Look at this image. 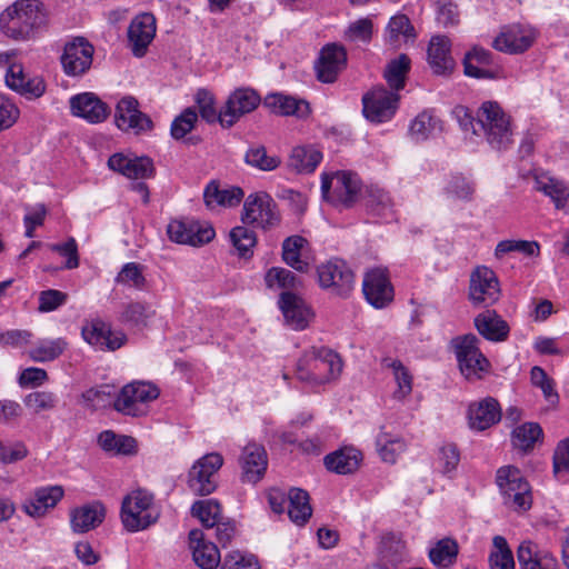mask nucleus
<instances>
[{
  "label": "nucleus",
  "instance_id": "38",
  "mask_svg": "<svg viewBox=\"0 0 569 569\" xmlns=\"http://www.w3.org/2000/svg\"><path fill=\"white\" fill-rule=\"evenodd\" d=\"M362 459L361 452L352 447L337 450L325 458L328 470L339 475H347L356 471Z\"/></svg>",
  "mask_w": 569,
  "mask_h": 569
},
{
  "label": "nucleus",
  "instance_id": "36",
  "mask_svg": "<svg viewBox=\"0 0 569 569\" xmlns=\"http://www.w3.org/2000/svg\"><path fill=\"white\" fill-rule=\"evenodd\" d=\"M322 160V153L313 146H297L291 150L287 167L300 174H308L316 170Z\"/></svg>",
  "mask_w": 569,
  "mask_h": 569
},
{
  "label": "nucleus",
  "instance_id": "23",
  "mask_svg": "<svg viewBox=\"0 0 569 569\" xmlns=\"http://www.w3.org/2000/svg\"><path fill=\"white\" fill-rule=\"evenodd\" d=\"M156 36V18L151 13H141L130 23L128 29V40L132 53L136 57H143L148 46Z\"/></svg>",
  "mask_w": 569,
  "mask_h": 569
},
{
  "label": "nucleus",
  "instance_id": "56",
  "mask_svg": "<svg viewBox=\"0 0 569 569\" xmlns=\"http://www.w3.org/2000/svg\"><path fill=\"white\" fill-rule=\"evenodd\" d=\"M391 368L397 389L393 391V398L403 400L412 391V376L400 360H392L388 363Z\"/></svg>",
  "mask_w": 569,
  "mask_h": 569
},
{
  "label": "nucleus",
  "instance_id": "13",
  "mask_svg": "<svg viewBox=\"0 0 569 569\" xmlns=\"http://www.w3.org/2000/svg\"><path fill=\"white\" fill-rule=\"evenodd\" d=\"M261 98L258 92L248 87L233 90L221 109L220 124L224 128L232 127L242 116L258 108Z\"/></svg>",
  "mask_w": 569,
  "mask_h": 569
},
{
  "label": "nucleus",
  "instance_id": "43",
  "mask_svg": "<svg viewBox=\"0 0 569 569\" xmlns=\"http://www.w3.org/2000/svg\"><path fill=\"white\" fill-rule=\"evenodd\" d=\"M308 243L301 236H291L282 242V260L284 263L299 272H308L310 264L301 258V252Z\"/></svg>",
  "mask_w": 569,
  "mask_h": 569
},
{
  "label": "nucleus",
  "instance_id": "57",
  "mask_svg": "<svg viewBox=\"0 0 569 569\" xmlns=\"http://www.w3.org/2000/svg\"><path fill=\"white\" fill-rule=\"evenodd\" d=\"M513 251L521 252L528 257H535L539 254L540 246L537 241L502 240L497 244L495 256L501 259L505 254Z\"/></svg>",
  "mask_w": 569,
  "mask_h": 569
},
{
  "label": "nucleus",
  "instance_id": "31",
  "mask_svg": "<svg viewBox=\"0 0 569 569\" xmlns=\"http://www.w3.org/2000/svg\"><path fill=\"white\" fill-rule=\"evenodd\" d=\"M189 546L196 565L202 569H216L221 561L220 552L213 542L203 538L200 529L189 532Z\"/></svg>",
  "mask_w": 569,
  "mask_h": 569
},
{
  "label": "nucleus",
  "instance_id": "24",
  "mask_svg": "<svg viewBox=\"0 0 569 569\" xmlns=\"http://www.w3.org/2000/svg\"><path fill=\"white\" fill-rule=\"evenodd\" d=\"M241 479L243 482L257 483L263 477L268 458L264 448L257 443H248L240 456Z\"/></svg>",
  "mask_w": 569,
  "mask_h": 569
},
{
  "label": "nucleus",
  "instance_id": "42",
  "mask_svg": "<svg viewBox=\"0 0 569 569\" xmlns=\"http://www.w3.org/2000/svg\"><path fill=\"white\" fill-rule=\"evenodd\" d=\"M459 545L450 537L438 540L429 550V559L439 569L452 567L458 558Z\"/></svg>",
  "mask_w": 569,
  "mask_h": 569
},
{
  "label": "nucleus",
  "instance_id": "11",
  "mask_svg": "<svg viewBox=\"0 0 569 569\" xmlns=\"http://www.w3.org/2000/svg\"><path fill=\"white\" fill-rule=\"evenodd\" d=\"M317 274L320 287L333 296L346 298L355 287V274L341 259L319 264Z\"/></svg>",
  "mask_w": 569,
  "mask_h": 569
},
{
  "label": "nucleus",
  "instance_id": "19",
  "mask_svg": "<svg viewBox=\"0 0 569 569\" xmlns=\"http://www.w3.org/2000/svg\"><path fill=\"white\" fill-rule=\"evenodd\" d=\"M536 31L526 26L512 24L502 28L501 32L496 37L492 46L496 50L517 54L528 50L536 40Z\"/></svg>",
  "mask_w": 569,
  "mask_h": 569
},
{
  "label": "nucleus",
  "instance_id": "54",
  "mask_svg": "<svg viewBox=\"0 0 569 569\" xmlns=\"http://www.w3.org/2000/svg\"><path fill=\"white\" fill-rule=\"evenodd\" d=\"M229 237L240 257L249 258L252 256L257 243V237L252 230L244 226H237L231 229Z\"/></svg>",
  "mask_w": 569,
  "mask_h": 569
},
{
  "label": "nucleus",
  "instance_id": "63",
  "mask_svg": "<svg viewBox=\"0 0 569 569\" xmlns=\"http://www.w3.org/2000/svg\"><path fill=\"white\" fill-rule=\"evenodd\" d=\"M197 119V112L192 108H187L171 123L170 132L172 138L177 140L182 139L193 129Z\"/></svg>",
  "mask_w": 569,
  "mask_h": 569
},
{
  "label": "nucleus",
  "instance_id": "17",
  "mask_svg": "<svg viewBox=\"0 0 569 569\" xmlns=\"http://www.w3.org/2000/svg\"><path fill=\"white\" fill-rule=\"evenodd\" d=\"M500 297L499 281L488 267H477L470 276L469 298L473 305L491 306Z\"/></svg>",
  "mask_w": 569,
  "mask_h": 569
},
{
  "label": "nucleus",
  "instance_id": "29",
  "mask_svg": "<svg viewBox=\"0 0 569 569\" xmlns=\"http://www.w3.org/2000/svg\"><path fill=\"white\" fill-rule=\"evenodd\" d=\"M108 167L129 179H148L153 176V162L148 157L128 158L122 153H114L108 159Z\"/></svg>",
  "mask_w": 569,
  "mask_h": 569
},
{
  "label": "nucleus",
  "instance_id": "41",
  "mask_svg": "<svg viewBox=\"0 0 569 569\" xmlns=\"http://www.w3.org/2000/svg\"><path fill=\"white\" fill-rule=\"evenodd\" d=\"M288 516L290 520L303 526L312 516L309 493L300 488H291L288 492Z\"/></svg>",
  "mask_w": 569,
  "mask_h": 569
},
{
  "label": "nucleus",
  "instance_id": "12",
  "mask_svg": "<svg viewBox=\"0 0 569 569\" xmlns=\"http://www.w3.org/2000/svg\"><path fill=\"white\" fill-rule=\"evenodd\" d=\"M169 239L179 244L202 246L210 242L216 231L210 223L196 220H171L167 227Z\"/></svg>",
  "mask_w": 569,
  "mask_h": 569
},
{
  "label": "nucleus",
  "instance_id": "25",
  "mask_svg": "<svg viewBox=\"0 0 569 569\" xmlns=\"http://www.w3.org/2000/svg\"><path fill=\"white\" fill-rule=\"evenodd\" d=\"M244 198V191L237 186L221 187L218 180H211L203 190V202L210 210L238 207Z\"/></svg>",
  "mask_w": 569,
  "mask_h": 569
},
{
  "label": "nucleus",
  "instance_id": "21",
  "mask_svg": "<svg viewBox=\"0 0 569 569\" xmlns=\"http://www.w3.org/2000/svg\"><path fill=\"white\" fill-rule=\"evenodd\" d=\"M69 102L71 113L90 123H100L110 114L107 103L93 92H82L72 96Z\"/></svg>",
  "mask_w": 569,
  "mask_h": 569
},
{
  "label": "nucleus",
  "instance_id": "15",
  "mask_svg": "<svg viewBox=\"0 0 569 569\" xmlns=\"http://www.w3.org/2000/svg\"><path fill=\"white\" fill-rule=\"evenodd\" d=\"M116 126L126 132L136 134L151 131L153 122L150 117L139 110V101L132 96L119 100L114 112Z\"/></svg>",
  "mask_w": 569,
  "mask_h": 569
},
{
  "label": "nucleus",
  "instance_id": "26",
  "mask_svg": "<svg viewBox=\"0 0 569 569\" xmlns=\"http://www.w3.org/2000/svg\"><path fill=\"white\" fill-rule=\"evenodd\" d=\"M104 518L106 508L96 500L71 509L70 527L74 533H86L99 527Z\"/></svg>",
  "mask_w": 569,
  "mask_h": 569
},
{
  "label": "nucleus",
  "instance_id": "55",
  "mask_svg": "<svg viewBox=\"0 0 569 569\" xmlns=\"http://www.w3.org/2000/svg\"><path fill=\"white\" fill-rule=\"evenodd\" d=\"M264 281L268 288H280L284 290L297 289L301 281L296 274L281 267L270 268L264 276Z\"/></svg>",
  "mask_w": 569,
  "mask_h": 569
},
{
  "label": "nucleus",
  "instance_id": "5",
  "mask_svg": "<svg viewBox=\"0 0 569 569\" xmlns=\"http://www.w3.org/2000/svg\"><path fill=\"white\" fill-rule=\"evenodd\" d=\"M496 482L506 506L517 511L530 509L531 489L520 470L513 466H503L497 470Z\"/></svg>",
  "mask_w": 569,
  "mask_h": 569
},
{
  "label": "nucleus",
  "instance_id": "62",
  "mask_svg": "<svg viewBox=\"0 0 569 569\" xmlns=\"http://www.w3.org/2000/svg\"><path fill=\"white\" fill-rule=\"evenodd\" d=\"M388 38L391 43H396L400 36L406 39L413 38V27L405 14L392 17L387 27Z\"/></svg>",
  "mask_w": 569,
  "mask_h": 569
},
{
  "label": "nucleus",
  "instance_id": "6",
  "mask_svg": "<svg viewBox=\"0 0 569 569\" xmlns=\"http://www.w3.org/2000/svg\"><path fill=\"white\" fill-rule=\"evenodd\" d=\"M452 347L459 363L461 373L468 380L480 379L490 363L479 349V339L472 335H466L452 339Z\"/></svg>",
  "mask_w": 569,
  "mask_h": 569
},
{
  "label": "nucleus",
  "instance_id": "7",
  "mask_svg": "<svg viewBox=\"0 0 569 569\" xmlns=\"http://www.w3.org/2000/svg\"><path fill=\"white\" fill-rule=\"evenodd\" d=\"M159 395L157 386L146 381H133L120 390L113 407L127 416H141L146 413L147 405L156 400Z\"/></svg>",
  "mask_w": 569,
  "mask_h": 569
},
{
  "label": "nucleus",
  "instance_id": "40",
  "mask_svg": "<svg viewBox=\"0 0 569 569\" xmlns=\"http://www.w3.org/2000/svg\"><path fill=\"white\" fill-rule=\"evenodd\" d=\"M101 449L112 456H130L137 452V441L131 436L117 435L112 430H104L98 437Z\"/></svg>",
  "mask_w": 569,
  "mask_h": 569
},
{
  "label": "nucleus",
  "instance_id": "20",
  "mask_svg": "<svg viewBox=\"0 0 569 569\" xmlns=\"http://www.w3.org/2000/svg\"><path fill=\"white\" fill-rule=\"evenodd\" d=\"M83 339L101 351H114L121 348L127 337L121 331H112L110 326L101 320H94L82 328Z\"/></svg>",
  "mask_w": 569,
  "mask_h": 569
},
{
  "label": "nucleus",
  "instance_id": "52",
  "mask_svg": "<svg viewBox=\"0 0 569 569\" xmlns=\"http://www.w3.org/2000/svg\"><path fill=\"white\" fill-rule=\"evenodd\" d=\"M192 516L197 517L207 528H212L220 521L221 506L214 499L196 501L191 507Z\"/></svg>",
  "mask_w": 569,
  "mask_h": 569
},
{
  "label": "nucleus",
  "instance_id": "39",
  "mask_svg": "<svg viewBox=\"0 0 569 569\" xmlns=\"http://www.w3.org/2000/svg\"><path fill=\"white\" fill-rule=\"evenodd\" d=\"M535 188L549 197L557 209H563L567 206L569 187L562 180L541 173L535 178Z\"/></svg>",
  "mask_w": 569,
  "mask_h": 569
},
{
  "label": "nucleus",
  "instance_id": "9",
  "mask_svg": "<svg viewBox=\"0 0 569 569\" xmlns=\"http://www.w3.org/2000/svg\"><path fill=\"white\" fill-rule=\"evenodd\" d=\"M360 192V181L351 172L323 173L321 178V193L323 199L338 206L350 207Z\"/></svg>",
  "mask_w": 569,
  "mask_h": 569
},
{
  "label": "nucleus",
  "instance_id": "14",
  "mask_svg": "<svg viewBox=\"0 0 569 569\" xmlns=\"http://www.w3.org/2000/svg\"><path fill=\"white\" fill-rule=\"evenodd\" d=\"M363 114L373 123L389 121L398 109L399 94L383 87L372 89L363 96Z\"/></svg>",
  "mask_w": 569,
  "mask_h": 569
},
{
  "label": "nucleus",
  "instance_id": "30",
  "mask_svg": "<svg viewBox=\"0 0 569 569\" xmlns=\"http://www.w3.org/2000/svg\"><path fill=\"white\" fill-rule=\"evenodd\" d=\"M278 303L287 323L292 329L303 330L308 326L311 312L299 296L290 291H283Z\"/></svg>",
  "mask_w": 569,
  "mask_h": 569
},
{
  "label": "nucleus",
  "instance_id": "3",
  "mask_svg": "<svg viewBox=\"0 0 569 569\" xmlns=\"http://www.w3.org/2000/svg\"><path fill=\"white\" fill-rule=\"evenodd\" d=\"M476 124L493 149L502 150L511 144L510 118L498 102L485 101L477 111Z\"/></svg>",
  "mask_w": 569,
  "mask_h": 569
},
{
  "label": "nucleus",
  "instance_id": "64",
  "mask_svg": "<svg viewBox=\"0 0 569 569\" xmlns=\"http://www.w3.org/2000/svg\"><path fill=\"white\" fill-rule=\"evenodd\" d=\"M56 402V396L50 391H34L24 398L27 408L36 413L53 409Z\"/></svg>",
  "mask_w": 569,
  "mask_h": 569
},
{
  "label": "nucleus",
  "instance_id": "45",
  "mask_svg": "<svg viewBox=\"0 0 569 569\" xmlns=\"http://www.w3.org/2000/svg\"><path fill=\"white\" fill-rule=\"evenodd\" d=\"M68 347L64 338L41 339L28 351V356L36 362H48L59 358Z\"/></svg>",
  "mask_w": 569,
  "mask_h": 569
},
{
  "label": "nucleus",
  "instance_id": "27",
  "mask_svg": "<svg viewBox=\"0 0 569 569\" xmlns=\"http://www.w3.org/2000/svg\"><path fill=\"white\" fill-rule=\"evenodd\" d=\"M517 559L521 569H559L557 558L531 540H525L519 545Z\"/></svg>",
  "mask_w": 569,
  "mask_h": 569
},
{
  "label": "nucleus",
  "instance_id": "8",
  "mask_svg": "<svg viewBox=\"0 0 569 569\" xmlns=\"http://www.w3.org/2000/svg\"><path fill=\"white\" fill-rule=\"evenodd\" d=\"M223 465L219 452H210L199 458L188 473V486L198 496L212 493L218 486V471Z\"/></svg>",
  "mask_w": 569,
  "mask_h": 569
},
{
  "label": "nucleus",
  "instance_id": "37",
  "mask_svg": "<svg viewBox=\"0 0 569 569\" xmlns=\"http://www.w3.org/2000/svg\"><path fill=\"white\" fill-rule=\"evenodd\" d=\"M492 53L483 48H473L463 59L465 73L476 79H493L496 72L490 70Z\"/></svg>",
  "mask_w": 569,
  "mask_h": 569
},
{
  "label": "nucleus",
  "instance_id": "51",
  "mask_svg": "<svg viewBox=\"0 0 569 569\" xmlns=\"http://www.w3.org/2000/svg\"><path fill=\"white\" fill-rule=\"evenodd\" d=\"M495 550L489 556L490 569H515V560L506 538L496 536L492 539Z\"/></svg>",
  "mask_w": 569,
  "mask_h": 569
},
{
  "label": "nucleus",
  "instance_id": "58",
  "mask_svg": "<svg viewBox=\"0 0 569 569\" xmlns=\"http://www.w3.org/2000/svg\"><path fill=\"white\" fill-rule=\"evenodd\" d=\"M116 282L142 290L146 286V278L142 273V267L136 262L126 263L116 277Z\"/></svg>",
  "mask_w": 569,
  "mask_h": 569
},
{
  "label": "nucleus",
  "instance_id": "1",
  "mask_svg": "<svg viewBox=\"0 0 569 569\" xmlns=\"http://www.w3.org/2000/svg\"><path fill=\"white\" fill-rule=\"evenodd\" d=\"M47 23L48 12L39 0H17L0 14L2 32L14 40L36 38Z\"/></svg>",
  "mask_w": 569,
  "mask_h": 569
},
{
  "label": "nucleus",
  "instance_id": "2",
  "mask_svg": "<svg viewBox=\"0 0 569 569\" xmlns=\"http://www.w3.org/2000/svg\"><path fill=\"white\" fill-rule=\"evenodd\" d=\"M341 371L342 361L338 353L326 347H312L299 358L296 376L301 382L321 386L336 380Z\"/></svg>",
  "mask_w": 569,
  "mask_h": 569
},
{
  "label": "nucleus",
  "instance_id": "47",
  "mask_svg": "<svg viewBox=\"0 0 569 569\" xmlns=\"http://www.w3.org/2000/svg\"><path fill=\"white\" fill-rule=\"evenodd\" d=\"M372 214L388 221L395 216L393 202L389 193L382 189H370L366 200Z\"/></svg>",
  "mask_w": 569,
  "mask_h": 569
},
{
  "label": "nucleus",
  "instance_id": "16",
  "mask_svg": "<svg viewBox=\"0 0 569 569\" xmlns=\"http://www.w3.org/2000/svg\"><path fill=\"white\" fill-rule=\"evenodd\" d=\"M362 291L372 307L382 309L389 306L393 300L395 291L388 270L373 268L367 271L362 281Z\"/></svg>",
  "mask_w": 569,
  "mask_h": 569
},
{
  "label": "nucleus",
  "instance_id": "46",
  "mask_svg": "<svg viewBox=\"0 0 569 569\" xmlns=\"http://www.w3.org/2000/svg\"><path fill=\"white\" fill-rule=\"evenodd\" d=\"M154 315L156 311L149 303L131 301L123 307L120 321L132 327L143 328L148 326Z\"/></svg>",
  "mask_w": 569,
  "mask_h": 569
},
{
  "label": "nucleus",
  "instance_id": "48",
  "mask_svg": "<svg viewBox=\"0 0 569 569\" xmlns=\"http://www.w3.org/2000/svg\"><path fill=\"white\" fill-rule=\"evenodd\" d=\"M244 161L261 171H272L281 163L278 156L268 154L266 147L261 144L251 146L244 154Z\"/></svg>",
  "mask_w": 569,
  "mask_h": 569
},
{
  "label": "nucleus",
  "instance_id": "10",
  "mask_svg": "<svg viewBox=\"0 0 569 569\" xmlns=\"http://www.w3.org/2000/svg\"><path fill=\"white\" fill-rule=\"evenodd\" d=\"M241 221L256 228L268 229L279 223L280 214L274 200L268 193H251L244 200Z\"/></svg>",
  "mask_w": 569,
  "mask_h": 569
},
{
  "label": "nucleus",
  "instance_id": "18",
  "mask_svg": "<svg viewBox=\"0 0 569 569\" xmlns=\"http://www.w3.org/2000/svg\"><path fill=\"white\" fill-rule=\"evenodd\" d=\"M94 49L83 38H77L67 43L61 56V64L67 76L84 74L92 64Z\"/></svg>",
  "mask_w": 569,
  "mask_h": 569
},
{
  "label": "nucleus",
  "instance_id": "59",
  "mask_svg": "<svg viewBox=\"0 0 569 569\" xmlns=\"http://www.w3.org/2000/svg\"><path fill=\"white\" fill-rule=\"evenodd\" d=\"M196 102L198 104L200 116L203 120L207 122H220L221 111H217L216 100L210 91L206 89L198 90L196 94Z\"/></svg>",
  "mask_w": 569,
  "mask_h": 569
},
{
  "label": "nucleus",
  "instance_id": "34",
  "mask_svg": "<svg viewBox=\"0 0 569 569\" xmlns=\"http://www.w3.org/2000/svg\"><path fill=\"white\" fill-rule=\"evenodd\" d=\"M263 106L272 113L279 116H296L305 118L310 113V106L306 100L297 99L283 93H270L266 96Z\"/></svg>",
  "mask_w": 569,
  "mask_h": 569
},
{
  "label": "nucleus",
  "instance_id": "33",
  "mask_svg": "<svg viewBox=\"0 0 569 569\" xmlns=\"http://www.w3.org/2000/svg\"><path fill=\"white\" fill-rule=\"evenodd\" d=\"M63 489L60 486L42 487L34 491L33 496L27 500L22 508L27 515L33 518H40L63 497Z\"/></svg>",
  "mask_w": 569,
  "mask_h": 569
},
{
  "label": "nucleus",
  "instance_id": "50",
  "mask_svg": "<svg viewBox=\"0 0 569 569\" xmlns=\"http://www.w3.org/2000/svg\"><path fill=\"white\" fill-rule=\"evenodd\" d=\"M410 70V59L406 54H400L391 60L385 71V79L392 90H400L405 87L406 76Z\"/></svg>",
  "mask_w": 569,
  "mask_h": 569
},
{
  "label": "nucleus",
  "instance_id": "35",
  "mask_svg": "<svg viewBox=\"0 0 569 569\" xmlns=\"http://www.w3.org/2000/svg\"><path fill=\"white\" fill-rule=\"evenodd\" d=\"M475 327L487 340L501 342L509 336V325L495 310H486L475 318Z\"/></svg>",
  "mask_w": 569,
  "mask_h": 569
},
{
  "label": "nucleus",
  "instance_id": "61",
  "mask_svg": "<svg viewBox=\"0 0 569 569\" xmlns=\"http://www.w3.org/2000/svg\"><path fill=\"white\" fill-rule=\"evenodd\" d=\"M260 565L253 555L240 551L228 552L221 562V569H259Z\"/></svg>",
  "mask_w": 569,
  "mask_h": 569
},
{
  "label": "nucleus",
  "instance_id": "44",
  "mask_svg": "<svg viewBox=\"0 0 569 569\" xmlns=\"http://www.w3.org/2000/svg\"><path fill=\"white\" fill-rule=\"evenodd\" d=\"M441 130V121L430 110H423L411 121L409 136L416 142H421Z\"/></svg>",
  "mask_w": 569,
  "mask_h": 569
},
{
  "label": "nucleus",
  "instance_id": "28",
  "mask_svg": "<svg viewBox=\"0 0 569 569\" xmlns=\"http://www.w3.org/2000/svg\"><path fill=\"white\" fill-rule=\"evenodd\" d=\"M500 419L501 408L495 398L487 397L468 408V422L472 430L483 431L498 423Z\"/></svg>",
  "mask_w": 569,
  "mask_h": 569
},
{
  "label": "nucleus",
  "instance_id": "22",
  "mask_svg": "<svg viewBox=\"0 0 569 569\" xmlns=\"http://www.w3.org/2000/svg\"><path fill=\"white\" fill-rule=\"evenodd\" d=\"M346 62L347 53L343 47L336 43L325 46L315 66L318 80L325 83L336 81L339 72L345 68Z\"/></svg>",
  "mask_w": 569,
  "mask_h": 569
},
{
  "label": "nucleus",
  "instance_id": "4",
  "mask_svg": "<svg viewBox=\"0 0 569 569\" xmlns=\"http://www.w3.org/2000/svg\"><path fill=\"white\" fill-rule=\"evenodd\" d=\"M159 516L160 512L154 505L153 495L147 490H133L122 500L121 521L130 532L147 529L157 522Z\"/></svg>",
  "mask_w": 569,
  "mask_h": 569
},
{
  "label": "nucleus",
  "instance_id": "49",
  "mask_svg": "<svg viewBox=\"0 0 569 569\" xmlns=\"http://www.w3.org/2000/svg\"><path fill=\"white\" fill-rule=\"evenodd\" d=\"M376 445L381 459L389 463H395L398 456L406 449L401 438L383 431L377 436Z\"/></svg>",
  "mask_w": 569,
  "mask_h": 569
},
{
  "label": "nucleus",
  "instance_id": "32",
  "mask_svg": "<svg viewBox=\"0 0 569 569\" xmlns=\"http://www.w3.org/2000/svg\"><path fill=\"white\" fill-rule=\"evenodd\" d=\"M451 43L446 36H435L428 46V62L438 76H446L452 72L455 60L451 56Z\"/></svg>",
  "mask_w": 569,
  "mask_h": 569
},
{
  "label": "nucleus",
  "instance_id": "60",
  "mask_svg": "<svg viewBox=\"0 0 569 569\" xmlns=\"http://www.w3.org/2000/svg\"><path fill=\"white\" fill-rule=\"evenodd\" d=\"M460 461V453L456 445L446 443L439 448L437 466L438 469L443 473L448 475L456 470Z\"/></svg>",
  "mask_w": 569,
  "mask_h": 569
},
{
  "label": "nucleus",
  "instance_id": "53",
  "mask_svg": "<svg viewBox=\"0 0 569 569\" xmlns=\"http://www.w3.org/2000/svg\"><path fill=\"white\" fill-rule=\"evenodd\" d=\"M542 436V429L538 423L527 422L512 431V445L522 451L533 448V445Z\"/></svg>",
  "mask_w": 569,
  "mask_h": 569
}]
</instances>
